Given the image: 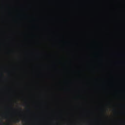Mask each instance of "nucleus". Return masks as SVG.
<instances>
[{"mask_svg": "<svg viewBox=\"0 0 125 125\" xmlns=\"http://www.w3.org/2000/svg\"><path fill=\"white\" fill-rule=\"evenodd\" d=\"M16 121H17V123H19V122H20L19 119H17L16 120Z\"/></svg>", "mask_w": 125, "mask_h": 125, "instance_id": "1", "label": "nucleus"}]
</instances>
